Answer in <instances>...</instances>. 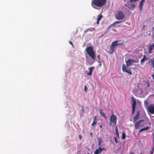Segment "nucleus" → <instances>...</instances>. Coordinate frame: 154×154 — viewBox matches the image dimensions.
<instances>
[{
    "instance_id": "33",
    "label": "nucleus",
    "mask_w": 154,
    "mask_h": 154,
    "mask_svg": "<svg viewBox=\"0 0 154 154\" xmlns=\"http://www.w3.org/2000/svg\"><path fill=\"white\" fill-rule=\"evenodd\" d=\"M79 137L80 139V140H81L82 138V136L81 135H79Z\"/></svg>"
},
{
    "instance_id": "3",
    "label": "nucleus",
    "mask_w": 154,
    "mask_h": 154,
    "mask_svg": "<svg viewBox=\"0 0 154 154\" xmlns=\"http://www.w3.org/2000/svg\"><path fill=\"white\" fill-rule=\"evenodd\" d=\"M124 42L121 40H116L112 42L110 47L109 52L110 53H112L114 52L115 49L116 47L123 44Z\"/></svg>"
},
{
    "instance_id": "34",
    "label": "nucleus",
    "mask_w": 154,
    "mask_h": 154,
    "mask_svg": "<svg viewBox=\"0 0 154 154\" xmlns=\"http://www.w3.org/2000/svg\"><path fill=\"white\" fill-rule=\"evenodd\" d=\"M100 55H98L97 56V57L98 58V61H100Z\"/></svg>"
},
{
    "instance_id": "25",
    "label": "nucleus",
    "mask_w": 154,
    "mask_h": 154,
    "mask_svg": "<svg viewBox=\"0 0 154 154\" xmlns=\"http://www.w3.org/2000/svg\"><path fill=\"white\" fill-rule=\"evenodd\" d=\"M98 142L101 143L102 142V140L101 138H100V137H98Z\"/></svg>"
},
{
    "instance_id": "17",
    "label": "nucleus",
    "mask_w": 154,
    "mask_h": 154,
    "mask_svg": "<svg viewBox=\"0 0 154 154\" xmlns=\"http://www.w3.org/2000/svg\"><path fill=\"white\" fill-rule=\"evenodd\" d=\"M96 119L97 117L96 116H94V121L91 124V126H94L95 125L97 124Z\"/></svg>"
},
{
    "instance_id": "47",
    "label": "nucleus",
    "mask_w": 154,
    "mask_h": 154,
    "mask_svg": "<svg viewBox=\"0 0 154 154\" xmlns=\"http://www.w3.org/2000/svg\"><path fill=\"white\" fill-rule=\"evenodd\" d=\"M120 26V25H119V26Z\"/></svg>"
},
{
    "instance_id": "6",
    "label": "nucleus",
    "mask_w": 154,
    "mask_h": 154,
    "mask_svg": "<svg viewBox=\"0 0 154 154\" xmlns=\"http://www.w3.org/2000/svg\"><path fill=\"white\" fill-rule=\"evenodd\" d=\"M136 62L137 63V61L132 59H128L127 61H126V63L127 65V68H128V67L129 66H131L133 65V63Z\"/></svg>"
},
{
    "instance_id": "4",
    "label": "nucleus",
    "mask_w": 154,
    "mask_h": 154,
    "mask_svg": "<svg viewBox=\"0 0 154 154\" xmlns=\"http://www.w3.org/2000/svg\"><path fill=\"white\" fill-rule=\"evenodd\" d=\"M109 124L110 126H114L117 123V118L116 116L112 114L109 119Z\"/></svg>"
},
{
    "instance_id": "37",
    "label": "nucleus",
    "mask_w": 154,
    "mask_h": 154,
    "mask_svg": "<svg viewBox=\"0 0 154 154\" xmlns=\"http://www.w3.org/2000/svg\"><path fill=\"white\" fill-rule=\"evenodd\" d=\"M152 77L154 80V73L152 75Z\"/></svg>"
},
{
    "instance_id": "20",
    "label": "nucleus",
    "mask_w": 154,
    "mask_h": 154,
    "mask_svg": "<svg viewBox=\"0 0 154 154\" xmlns=\"http://www.w3.org/2000/svg\"><path fill=\"white\" fill-rule=\"evenodd\" d=\"M149 128V127L148 126H146L143 128H142L141 129L142 131L144 130H147Z\"/></svg>"
},
{
    "instance_id": "48",
    "label": "nucleus",
    "mask_w": 154,
    "mask_h": 154,
    "mask_svg": "<svg viewBox=\"0 0 154 154\" xmlns=\"http://www.w3.org/2000/svg\"><path fill=\"white\" fill-rule=\"evenodd\" d=\"M94 8H94V7H93Z\"/></svg>"
},
{
    "instance_id": "23",
    "label": "nucleus",
    "mask_w": 154,
    "mask_h": 154,
    "mask_svg": "<svg viewBox=\"0 0 154 154\" xmlns=\"http://www.w3.org/2000/svg\"><path fill=\"white\" fill-rule=\"evenodd\" d=\"M125 137H126V135H125V134L124 133H122V139L124 140V139H125Z\"/></svg>"
},
{
    "instance_id": "5",
    "label": "nucleus",
    "mask_w": 154,
    "mask_h": 154,
    "mask_svg": "<svg viewBox=\"0 0 154 154\" xmlns=\"http://www.w3.org/2000/svg\"><path fill=\"white\" fill-rule=\"evenodd\" d=\"M125 14L122 11H118L115 14V18L117 20H122L125 17Z\"/></svg>"
},
{
    "instance_id": "30",
    "label": "nucleus",
    "mask_w": 154,
    "mask_h": 154,
    "mask_svg": "<svg viewBox=\"0 0 154 154\" xmlns=\"http://www.w3.org/2000/svg\"><path fill=\"white\" fill-rule=\"evenodd\" d=\"M117 137H114V140H115V142L117 143H118V141H117Z\"/></svg>"
},
{
    "instance_id": "19",
    "label": "nucleus",
    "mask_w": 154,
    "mask_h": 154,
    "mask_svg": "<svg viewBox=\"0 0 154 154\" xmlns=\"http://www.w3.org/2000/svg\"><path fill=\"white\" fill-rule=\"evenodd\" d=\"M103 17V16L101 14H99L97 17V20H100L102 19V17Z\"/></svg>"
},
{
    "instance_id": "14",
    "label": "nucleus",
    "mask_w": 154,
    "mask_h": 154,
    "mask_svg": "<svg viewBox=\"0 0 154 154\" xmlns=\"http://www.w3.org/2000/svg\"><path fill=\"white\" fill-rule=\"evenodd\" d=\"M139 112H137V113L136 115L133 118V122H135L138 119L139 117Z\"/></svg>"
},
{
    "instance_id": "39",
    "label": "nucleus",
    "mask_w": 154,
    "mask_h": 154,
    "mask_svg": "<svg viewBox=\"0 0 154 154\" xmlns=\"http://www.w3.org/2000/svg\"><path fill=\"white\" fill-rule=\"evenodd\" d=\"M101 143L98 142V146H100V145Z\"/></svg>"
},
{
    "instance_id": "11",
    "label": "nucleus",
    "mask_w": 154,
    "mask_h": 154,
    "mask_svg": "<svg viewBox=\"0 0 154 154\" xmlns=\"http://www.w3.org/2000/svg\"><path fill=\"white\" fill-rule=\"evenodd\" d=\"M148 109L149 112L152 114L154 113V105L152 104L149 106L148 107Z\"/></svg>"
},
{
    "instance_id": "21",
    "label": "nucleus",
    "mask_w": 154,
    "mask_h": 154,
    "mask_svg": "<svg viewBox=\"0 0 154 154\" xmlns=\"http://www.w3.org/2000/svg\"><path fill=\"white\" fill-rule=\"evenodd\" d=\"M149 128V127L148 126H146L143 128H142L141 129L142 131L144 130H147Z\"/></svg>"
},
{
    "instance_id": "16",
    "label": "nucleus",
    "mask_w": 154,
    "mask_h": 154,
    "mask_svg": "<svg viewBox=\"0 0 154 154\" xmlns=\"http://www.w3.org/2000/svg\"><path fill=\"white\" fill-rule=\"evenodd\" d=\"M94 68V66H92V67L89 68V69L90 71L89 72L87 73V74L89 75H91L92 72V70Z\"/></svg>"
},
{
    "instance_id": "36",
    "label": "nucleus",
    "mask_w": 154,
    "mask_h": 154,
    "mask_svg": "<svg viewBox=\"0 0 154 154\" xmlns=\"http://www.w3.org/2000/svg\"><path fill=\"white\" fill-rule=\"evenodd\" d=\"M99 21L100 20H97V24H99Z\"/></svg>"
},
{
    "instance_id": "29",
    "label": "nucleus",
    "mask_w": 154,
    "mask_h": 154,
    "mask_svg": "<svg viewBox=\"0 0 154 154\" xmlns=\"http://www.w3.org/2000/svg\"><path fill=\"white\" fill-rule=\"evenodd\" d=\"M89 29H91V28H90L88 29L85 30L84 31L85 33V34L86 32H88V31Z\"/></svg>"
},
{
    "instance_id": "1",
    "label": "nucleus",
    "mask_w": 154,
    "mask_h": 154,
    "mask_svg": "<svg viewBox=\"0 0 154 154\" xmlns=\"http://www.w3.org/2000/svg\"><path fill=\"white\" fill-rule=\"evenodd\" d=\"M86 51L89 56L91 58L90 59L86 56V63L88 65H92L95 62L96 58L95 52L93 50V48L92 46H89L86 48Z\"/></svg>"
},
{
    "instance_id": "26",
    "label": "nucleus",
    "mask_w": 154,
    "mask_h": 154,
    "mask_svg": "<svg viewBox=\"0 0 154 154\" xmlns=\"http://www.w3.org/2000/svg\"><path fill=\"white\" fill-rule=\"evenodd\" d=\"M87 89V87L86 85H85L84 86V91L85 92H86Z\"/></svg>"
},
{
    "instance_id": "43",
    "label": "nucleus",
    "mask_w": 154,
    "mask_h": 154,
    "mask_svg": "<svg viewBox=\"0 0 154 154\" xmlns=\"http://www.w3.org/2000/svg\"><path fill=\"white\" fill-rule=\"evenodd\" d=\"M142 131V130H141V129L139 131V132H141Z\"/></svg>"
},
{
    "instance_id": "7",
    "label": "nucleus",
    "mask_w": 154,
    "mask_h": 154,
    "mask_svg": "<svg viewBox=\"0 0 154 154\" xmlns=\"http://www.w3.org/2000/svg\"><path fill=\"white\" fill-rule=\"evenodd\" d=\"M144 121L143 119L139 120L136 122L134 124L135 128L136 129H138L139 127H141V123Z\"/></svg>"
},
{
    "instance_id": "42",
    "label": "nucleus",
    "mask_w": 154,
    "mask_h": 154,
    "mask_svg": "<svg viewBox=\"0 0 154 154\" xmlns=\"http://www.w3.org/2000/svg\"><path fill=\"white\" fill-rule=\"evenodd\" d=\"M100 127L102 128V126L101 125H100Z\"/></svg>"
},
{
    "instance_id": "44",
    "label": "nucleus",
    "mask_w": 154,
    "mask_h": 154,
    "mask_svg": "<svg viewBox=\"0 0 154 154\" xmlns=\"http://www.w3.org/2000/svg\"><path fill=\"white\" fill-rule=\"evenodd\" d=\"M145 0H141V1H143V2H144V1H145Z\"/></svg>"
},
{
    "instance_id": "9",
    "label": "nucleus",
    "mask_w": 154,
    "mask_h": 154,
    "mask_svg": "<svg viewBox=\"0 0 154 154\" xmlns=\"http://www.w3.org/2000/svg\"><path fill=\"white\" fill-rule=\"evenodd\" d=\"M106 149L105 148H101L100 146L98 149H97L94 152V154H99L103 150L105 151Z\"/></svg>"
},
{
    "instance_id": "31",
    "label": "nucleus",
    "mask_w": 154,
    "mask_h": 154,
    "mask_svg": "<svg viewBox=\"0 0 154 154\" xmlns=\"http://www.w3.org/2000/svg\"><path fill=\"white\" fill-rule=\"evenodd\" d=\"M115 131L116 132V133H118V130L117 126L116 127Z\"/></svg>"
},
{
    "instance_id": "35",
    "label": "nucleus",
    "mask_w": 154,
    "mask_h": 154,
    "mask_svg": "<svg viewBox=\"0 0 154 154\" xmlns=\"http://www.w3.org/2000/svg\"><path fill=\"white\" fill-rule=\"evenodd\" d=\"M131 6L133 8H134L135 7V5L134 4H131Z\"/></svg>"
},
{
    "instance_id": "27",
    "label": "nucleus",
    "mask_w": 154,
    "mask_h": 154,
    "mask_svg": "<svg viewBox=\"0 0 154 154\" xmlns=\"http://www.w3.org/2000/svg\"><path fill=\"white\" fill-rule=\"evenodd\" d=\"M138 0H130L129 2H133L137 1Z\"/></svg>"
},
{
    "instance_id": "15",
    "label": "nucleus",
    "mask_w": 154,
    "mask_h": 154,
    "mask_svg": "<svg viewBox=\"0 0 154 154\" xmlns=\"http://www.w3.org/2000/svg\"><path fill=\"white\" fill-rule=\"evenodd\" d=\"M99 112H100V115L101 116H102L105 119H106V118H107L106 117V116L105 113L103 112H102V109H101L100 110Z\"/></svg>"
},
{
    "instance_id": "12",
    "label": "nucleus",
    "mask_w": 154,
    "mask_h": 154,
    "mask_svg": "<svg viewBox=\"0 0 154 154\" xmlns=\"http://www.w3.org/2000/svg\"><path fill=\"white\" fill-rule=\"evenodd\" d=\"M149 59V57H147L146 55L144 54L143 56V57L140 60V64L143 65L145 60H147Z\"/></svg>"
},
{
    "instance_id": "2",
    "label": "nucleus",
    "mask_w": 154,
    "mask_h": 154,
    "mask_svg": "<svg viewBox=\"0 0 154 154\" xmlns=\"http://www.w3.org/2000/svg\"><path fill=\"white\" fill-rule=\"evenodd\" d=\"M106 0H92L91 5L98 7H101L106 5Z\"/></svg>"
},
{
    "instance_id": "24",
    "label": "nucleus",
    "mask_w": 154,
    "mask_h": 154,
    "mask_svg": "<svg viewBox=\"0 0 154 154\" xmlns=\"http://www.w3.org/2000/svg\"><path fill=\"white\" fill-rule=\"evenodd\" d=\"M154 150V146H153L152 147L151 150L150 151V154H153Z\"/></svg>"
},
{
    "instance_id": "10",
    "label": "nucleus",
    "mask_w": 154,
    "mask_h": 154,
    "mask_svg": "<svg viewBox=\"0 0 154 154\" xmlns=\"http://www.w3.org/2000/svg\"><path fill=\"white\" fill-rule=\"evenodd\" d=\"M122 70L123 72H125L127 73H128L129 75L132 74L131 69H129L128 70H127L126 67L125 66L124 64H123L122 67Z\"/></svg>"
},
{
    "instance_id": "41",
    "label": "nucleus",
    "mask_w": 154,
    "mask_h": 154,
    "mask_svg": "<svg viewBox=\"0 0 154 154\" xmlns=\"http://www.w3.org/2000/svg\"><path fill=\"white\" fill-rule=\"evenodd\" d=\"M129 154H134L132 152H131Z\"/></svg>"
},
{
    "instance_id": "45",
    "label": "nucleus",
    "mask_w": 154,
    "mask_h": 154,
    "mask_svg": "<svg viewBox=\"0 0 154 154\" xmlns=\"http://www.w3.org/2000/svg\"><path fill=\"white\" fill-rule=\"evenodd\" d=\"M140 154H142V153L141 152L140 153Z\"/></svg>"
},
{
    "instance_id": "40",
    "label": "nucleus",
    "mask_w": 154,
    "mask_h": 154,
    "mask_svg": "<svg viewBox=\"0 0 154 154\" xmlns=\"http://www.w3.org/2000/svg\"><path fill=\"white\" fill-rule=\"evenodd\" d=\"M92 29H91H91H89L88 31H92Z\"/></svg>"
},
{
    "instance_id": "28",
    "label": "nucleus",
    "mask_w": 154,
    "mask_h": 154,
    "mask_svg": "<svg viewBox=\"0 0 154 154\" xmlns=\"http://www.w3.org/2000/svg\"><path fill=\"white\" fill-rule=\"evenodd\" d=\"M115 137H116L117 138L119 137V135L118 133H116V136Z\"/></svg>"
},
{
    "instance_id": "46",
    "label": "nucleus",
    "mask_w": 154,
    "mask_h": 154,
    "mask_svg": "<svg viewBox=\"0 0 154 154\" xmlns=\"http://www.w3.org/2000/svg\"><path fill=\"white\" fill-rule=\"evenodd\" d=\"M87 154H90L89 153H88Z\"/></svg>"
},
{
    "instance_id": "13",
    "label": "nucleus",
    "mask_w": 154,
    "mask_h": 154,
    "mask_svg": "<svg viewBox=\"0 0 154 154\" xmlns=\"http://www.w3.org/2000/svg\"><path fill=\"white\" fill-rule=\"evenodd\" d=\"M149 63H151V66L154 68V58L150 59L149 61Z\"/></svg>"
},
{
    "instance_id": "22",
    "label": "nucleus",
    "mask_w": 154,
    "mask_h": 154,
    "mask_svg": "<svg viewBox=\"0 0 154 154\" xmlns=\"http://www.w3.org/2000/svg\"><path fill=\"white\" fill-rule=\"evenodd\" d=\"M121 21H116V22H114L111 25V26H113L114 24L119 23H121Z\"/></svg>"
},
{
    "instance_id": "18",
    "label": "nucleus",
    "mask_w": 154,
    "mask_h": 154,
    "mask_svg": "<svg viewBox=\"0 0 154 154\" xmlns=\"http://www.w3.org/2000/svg\"><path fill=\"white\" fill-rule=\"evenodd\" d=\"M143 2L142 1H141L140 2L139 4V8L140 11L141 10L143 5Z\"/></svg>"
},
{
    "instance_id": "38",
    "label": "nucleus",
    "mask_w": 154,
    "mask_h": 154,
    "mask_svg": "<svg viewBox=\"0 0 154 154\" xmlns=\"http://www.w3.org/2000/svg\"><path fill=\"white\" fill-rule=\"evenodd\" d=\"M90 135L92 137H93V133L92 132L90 133Z\"/></svg>"
},
{
    "instance_id": "32",
    "label": "nucleus",
    "mask_w": 154,
    "mask_h": 154,
    "mask_svg": "<svg viewBox=\"0 0 154 154\" xmlns=\"http://www.w3.org/2000/svg\"><path fill=\"white\" fill-rule=\"evenodd\" d=\"M69 43L71 45L73 46V47L74 46V45H73V43H72V41H69Z\"/></svg>"
},
{
    "instance_id": "8",
    "label": "nucleus",
    "mask_w": 154,
    "mask_h": 154,
    "mask_svg": "<svg viewBox=\"0 0 154 154\" xmlns=\"http://www.w3.org/2000/svg\"><path fill=\"white\" fill-rule=\"evenodd\" d=\"M131 100L132 101V113L133 114L135 110L136 105V101L135 99L134 98V97H131Z\"/></svg>"
}]
</instances>
